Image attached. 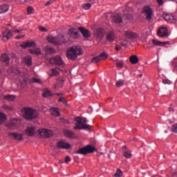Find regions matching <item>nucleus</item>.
I'll return each mask as SVG.
<instances>
[{
  "label": "nucleus",
  "mask_w": 177,
  "mask_h": 177,
  "mask_svg": "<svg viewBox=\"0 0 177 177\" xmlns=\"http://www.w3.org/2000/svg\"><path fill=\"white\" fill-rule=\"evenodd\" d=\"M124 37L127 39H138L139 38V35L135 32H132L131 30H125L124 31Z\"/></svg>",
  "instance_id": "0eeeda50"
},
{
  "label": "nucleus",
  "mask_w": 177,
  "mask_h": 177,
  "mask_svg": "<svg viewBox=\"0 0 177 177\" xmlns=\"http://www.w3.org/2000/svg\"><path fill=\"white\" fill-rule=\"evenodd\" d=\"M152 44L156 46H165V45H168L169 44V41H160L153 39H152Z\"/></svg>",
  "instance_id": "5701e85b"
},
{
  "label": "nucleus",
  "mask_w": 177,
  "mask_h": 177,
  "mask_svg": "<svg viewBox=\"0 0 177 177\" xmlns=\"http://www.w3.org/2000/svg\"><path fill=\"white\" fill-rule=\"evenodd\" d=\"M120 45H122V46H127V45H128V41H127L126 39L122 40L120 42Z\"/></svg>",
  "instance_id": "603ef678"
},
{
  "label": "nucleus",
  "mask_w": 177,
  "mask_h": 177,
  "mask_svg": "<svg viewBox=\"0 0 177 177\" xmlns=\"http://www.w3.org/2000/svg\"><path fill=\"white\" fill-rule=\"evenodd\" d=\"M34 8L32 6H28L27 8V13L28 15H32L34 13Z\"/></svg>",
  "instance_id": "ea45409f"
},
{
  "label": "nucleus",
  "mask_w": 177,
  "mask_h": 177,
  "mask_svg": "<svg viewBox=\"0 0 177 177\" xmlns=\"http://www.w3.org/2000/svg\"><path fill=\"white\" fill-rule=\"evenodd\" d=\"M143 13L147 15V20H151V16L153 15V10L150 8L149 6H145L143 8Z\"/></svg>",
  "instance_id": "9d476101"
},
{
  "label": "nucleus",
  "mask_w": 177,
  "mask_h": 177,
  "mask_svg": "<svg viewBox=\"0 0 177 177\" xmlns=\"http://www.w3.org/2000/svg\"><path fill=\"white\" fill-rule=\"evenodd\" d=\"M169 112H171V111H173V112H174V111H175V109H174V108L169 107Z\"/></svg>",
  "instance_id": "69168bd1"
},
{
  "label": "nucleus",
  "mask_w": 177,
  "mask_h": 177,
  "mask_svg": "<svg viewBox=\"0 0 177 177\" xmlns=\"http://www.w3.org/2000/svg\"><path fill=\"white\" fill-rule=\"evenodd\" d=\"M129 62L131 64H138L139 63V58L138 56L133 55L129 57Z\"/></svg>",
  "instance_id": "a878e982"
},
{
  "label": "nucleus",
  "mask_w": 177,
  "mask_h": 177,
  "mask_svg": "<svg viewBox=\"0 0 177 177\" xmlns=\"http://www.w3.org/2000/svg\"><path fill=\"white\" fill-rule=\"evenodd\" d=\"M66 82V79L64 77H61L57 80V84H61V85H63L64 82Z\"/></svg>",
  "instance_id": "49530a36"
},
{
  "label": "nucleus",
  "mask_w": 177,
  "mask_h": 177,
  "mask_svg": "<svg viewBox=\"0 0 177 177\" xmlns=\"http://www.w3.org/2000/svg\"><path fill=\"white\" fill-rule=\"evenodd\" d=\"M39 134L42 138H50L53 135V131L52 130H48L46 129H40L38 130Z\"/></svg>",
  "instance_id": "423d86ee"
},
{
  "label": "nucleus",
  "mask_w": 177,
  "mask_h": 177,
  "mask_svg": "<svg viewBox=\"0 0 177 177\" xmlns=\"http://www.w3.org/2000/svg\"><path fill=\"white\" fill-rule=\"evenodd\" d=\"M162 82V84H167V85H170V84L172 83V82H171L168 79H163Z\"/></svg>",
  "instance_id": "de8ad7c7"
},
{
  "label": "nucleus",
  "mask_w": 177,
  "mask_h": 177,
  "mask_svg": "<svg viewBox=\"0 0 177 177\" xmlns=\"http://www.w3.org/2000/svg\"><path fill=\"white\" fill-rule=\"evenodd\" d=\"M124 80H118L115 83V86L118 87V88H120V86H122V85H124Z\"/></svg>",
  "instance_id": "e433bc0d"
},
{
  "label": "nucleus",
  "mask_w": 177,
  "mask_h": 177,
  "mask_svg": "<svg viewBox=\"0 0 177 177\" xmlns=\"http://www.w3.org/2000/svg\"><path fill=\"white\" fill-rule=\"evenodd\" d=\"M42 96L44 97H49V96H52V91L46 90L42 93Z\"/></svg>",
  "instance_id": "f704fd0d"
},
{
  "label": "nucleus",
  "mask_w": 177,
  "mask_h": 177,
  "mask_svg": "<svg viewBox=\"0 0 177 177\" xmlns=\"http://www.w3.org/2000/svg\"><path fill=\"white\" fill-rule=\"evenodd\" d=\"M106 39L109 42H113L115 41V33L114 31H109L106 34Z\"/></svg>",
  "instance_id": "f3484780"
},
{
  "label": "nucleus",
  "mask_w": 177,
  "mask_h": 177,
  "mask_svg": "<svg viewBox=\"0 0 177 177\" xmlns=\"http://www.w3.org/2000/svg\"><path fill=\"white\" fill-rule=\"evenodd\" d=\"M4 109H6V110H10V111L13 110V107L9 106H6Z\"/></svg>",
  "instance_id": "bf43d9fd"
},
{
  "label": "nucleus",
  "mask_w": 177,
  "mask_h": 177,
  "mask_svg": "<svg viewBox=\"0 0 177 177\" xmlns=\"http://www.w3.org/2000/svg\"><path fill=\"white\" fill-rule=\"evenodd\" d=\"M8 10H9V6L6 4L0 6V15L8 12Z\"/></svg>",
  "instance_id": "c756f323"
},
{
  "label": "nucleus",
  "mask_w": 177,
  "mask_h": 177,
  "mask_svg": "<svg viewBox=\"0 0 177 177\" xmlns=\"http://www.w3.org/2000/svg\"><path fill=\"white\" fill-rule=\"evenodd\" d=\"M26 133L27 136H34L35 134V127H28L26 129Z\"/></svg>",
  "instance_id": "b1692460"
},
{
  "label": "nucleus",
  "mask_w": 177,
  "mask_h": 177,
  "mask_svg": "<svg viewBox=\"0 0 177 177\" xmlns=\"http://www.w3.org/2000/svg\"><path fill=\"white\" fill-rule=\"evenodd\" d=\"M89 2H91V3H95V0H89Z\"/></svg>",
  "instance_id": "338daca9"
},
{
  "label": "nucleus",
  "mask_w": 177,
  "mask_h": 177,
  "mask_svg": "<svg viewBox=\"0 0 177 177\" xmlns=\"http://www.w3.org/2000/svg\"><path fill=\"white\" fill-rule=\"evenodd\" d=\"M127 19H131L132 15H131L130 14H127Z\"/></svg>",
  "instance_id": "0e129e2a"
},
{
  "label": "nucleus",
  "mask_w": 177,
  "mask_h": 177,
  "mask_svg": "<svg viewBox=\"0 0 177 177\" xmlns=\"http://www.w3.org/2000/svg\"><path fill=\"white\" fill-rule=\"evenodd\" d=\"M2 40L3 42H6L8 39H10L13 37V33L9 28H6L2 33Z\"/></svg>",
  "instance_id": "6e6552de"
},
{
  "label": "nucleus",
  "mask_w": 177,
  "mask_h": 177,
  "mask_svg": "<svg viewBox=\"0 0 177 177\" xmlns=\"http://www.w3.org/2000/svg\"><path fill=\"white\" fill-rule=\"evenodd\" d=\"M115 49V50L118 51L121 49V46H120L119 45H116Z\"/></svg>",
  "instance_id": "680f3d73"
},
{
  "label": "nucleus",
  "mask_w": 177,
  "mask_h": 177,
  "mask_svg": "<svg viewBox=\"0 0 177 177\" xmlns=\"http://www.w3.org/2000/svg\"><path fill=\"white\" fill-rule=\"evenodd\" d=\"M14 31H15V32H20V30H17H17H15Z\"/></svg>",
  "instance_id": "774afa93"
},
{
  "label": "nucleus",
  "mask_w": 177,
  "mask_h": 177,
  "mask_svg": "<svg viewBox=\"0 0 177 177\" xmlns=\"http://www.w3.org/2000/svg\"><path fill=\"white\" fill-rule=\"evenodd\" d=\"M122 151L123 153V156H124V157H125V158H131L132 153H131L130 149H128V147H127V146L124 145L122 147Z\"/></svg>",
  "instance_id": "dca6fc26"
},
{
  "label": "nucleus",
  "mask_w": 177,
  "mask_h": 177,
  "mask_svg": "<svg viewBox=\"0 0 177 177\" xmlns=\"http://www.w3.org/2000/svg\"><path fill=\"white\" fill-rule=\"evenodd\" d=\"M113 20L115 23L120 24V23H122V17H121V15L118 14L113 16Z\"/></svg>",
  "instance_id": "bb28decb"
},
{
  "label": "nucleus",
  "mask_w": 177,
  "mask_h": 177,
  "mask_svg": "<svg viewBox=\"0 0 177 177\" xmlns=\"http://www.w3.org/2000/svg\"><path fill=\"white\" fill-rule=\"evenodd\" d=\"M47 41L50 44H53L54 45H62V44H64L66 39L63 35H58L56 37L50 35L47 37Z\"/></svg>",
  "instance_id": "20e7f679"
},
{
  "label": "nucleus",
  "mask_w": 177,
  "mask_h": 177,
  "mask_svg": "<svg viewBox=\"0 0 177 177\" xmlns=\"http://www.w3.org/2000/svg\"><path fill=\"white\" fill-rule=\"evenodd\" d=\"M172 66H173L174 70H176V71H177V59H174V61L172 63Z\"/></svg>",
  "instance_id": "8fccbe9b"
},
{
  "label": "nucleus",
  "mask_w": 177,
  "mask_h": 177,
  "mask_svg": "<svg viewBox=\"0 0 177 177\" xmlns=\"http://www.w3.org/2000/svg\"><path fill=\"white\" fill-rule=\"evenodd\" d=\"M96 151V147L91 145H88L84 147L80 148L75 151V154H82V156H86L91 153H95Z\"/></svg>",
  "instance_id": "7ed1b4c3"
},
{
  "label": "nucleus",
  "mask_w": 177,
  "mask_h": 177,
  "mask_svg": "<svg viewBox=\"0 0 177 177\" xmlns=\"http://www.w3.org/2000/svg\"><path fill=\"white\" fill-rule=\"evenodd\" d=\"M68 35L71 37V38H73V39H77V38H80V33L78 32V29L77 28L69 29Z\"/></svg>",
  "instance_id": "9b49d317"
},
{
  "label": "nucleus",
  "mask_w": 177,
  "mask_h": 177,
  "mask_svg": "<svg viewBox=\"0 0 177 177\" xmlns=\"http://www.w3.org/2000/svg\"><path fill=\"white\" fill-rule=\"evenodd\" d=\"M29 52L30 53H31V55H35L36 56H38L41 53V48H36L35 49H30Z\"/></svg>",
  "instance_id": "cd10ccee"
},
{
  "label": "nucleus",
  "mask_w": 177,
  "mask_h": 177,
  "mask_svg": "<svg viewBox=\"0 0 177 177\" xmlns=\"http://www.w3.org/2000/svg\"><path fill=\"white\" fill-rule=\"evenodd\" d=\"M57 74H58V72L56 71V69H51V75L53 77L57 75Z\"/></svg>",
  "instance_id": "3c124183"
},
{
  "label": "nucleus",
  "mask_w": 177,
  "mask_h": 177,
  "mask_svg": "<svg viewBox=\"0 0 177 177\" xmlns=\"http://www.w3.org/2000/svg\"><path fill=\"white\" fill-rule=\"evenodd\" d=\"M157 3H158L159 6H161V5H163L164 0H156Z\"/></svg>",
  "instance_id": "13d9d810"
},
{
  "label": "nucleus",
  "mask_w": 177,
  "mask_h": 177,
  "mask_svg": "<svg viewBox=\"0 0 177 177\" xmlns=\"http://www.w3.org/2000/svg\"><path fill=\"white\" fill-rule=\"evenodd\" d=\"M75 121L78 124V125H81L82 124V119H81V118L80 117H77L75 118Z\"/></svg>",
  "instance_id": "37998d69"
},
{
  "label": "nucleus",
  "mask_w": 177,
  "mask_h": 177,
  "mask_svg": "<svg viewBox=\"0 0 177 177\" xmlns=\"http://www.w3.org/2000/svg\"><path fill=\"white\" fill-rule=\"evenodd\" d=\"M115 64H116V66L118 67V68H122V67H124V62L122 61L116 62Z\"/></svg>",
  "instance_id": "79ce46f5"
},
{
  "label": "nucleus",
  "mask_w": 177,
  "mask_h": 177,
  "mask_svg": "<svg viewBox=\"0 0 177 177\" xmlns=\"http://www.w3.org/2000/svg\"><path fill=\"white\" fill-rule=\"evenodd\" d=\"M88 122V120H86V118H84L82 119V124H85Z\"/></svg>",
  "instance_id": "052dcab7"
},
{
  "label": "nucleus",
  "mask_w": 177,
  "mask_h": 177,
  "mask_svg": "<svg viewBox=\"0 0 177 177\" xmlns=\"http://www.w3.org/2000/svg\"><path fill=\"white\" fill-rule=\"evenodd\" d=\"M58 102H62V103H64L66 106L68 104V103L67 102V100H66L63 97H59V99L58 100Z\"/></svg>",
  "instance_id": "a18cd8bd"
},
{
  "label": "nucleus",
  "mask_w": 177,
  "mask_h": 177,
  "mask_svg": "<svg viewBox=\"0 0 177 177\" xmlns=\"http://www.w3.org/2000/svg\"><path fill=\"white\" fill-rule=\"evenodd\" d=\"M64 133L66 138H70L71 139L77 138V136H75V133L70 130H67V129L64 130Z\"/></svg>",
  "instance_id": "412c9836"
},
{
  "label": "nucleus",
  "mask_w": 177,
  "mask_h": 177,
  "mask_svg": "<svg viewBox=\"0 0 177 177\" xmlns=\"http://www.w3.org/2000/svg\"><path fill=\"white\" fill-rule=\"evenodd\" d=\"M54 2L55 0H49L46 3L45 6H49V5H52Z\"/></svg>",
  "instance_id": "5fc2aeb1"
},
{
  "label": "nucleus",
  "mask_w": 177,
  "mask_h": 177,
  "mask_svg": "<svg viewBox=\"0 0 177 177\" xmlns=\"http://www.w3.org/2000/svg\"><path fill=\"white\" fill-rule=\"evenodd\" d=\"M115 177H120L122 176V171L118 169L117 171L114 174Z\"/></svg>",
  "instance_id": "a19ab883"
},
{
  "label": "nucleus",
  "mask_w": 177,
  "mask_h": 177,
  "mask_svg": "<svg viewBox=\"0 0 177 177\" xmlns=\"http://www.w3.org/2000/svg\"><path fill=\"white\" fill-rule=\"evenodd\" d=\"M82 8L84 9V10H89V9L92 8V4L89 3H84L82 5Z\"/></svg>",
  "instance_id": "72a5a7b5"
},
{
  "label": "nucleus",
  "mask_w": 177,
  "mask_h": 177,
  "mask_svg": "<svg viewBox=\"0 0 177 177\" xmlns=\"http://www.w3.org/2000/svg\"><path fill=\"white\" fill-rule=\"evenodd\" d=\"M8 119L6 114L0 112V125H2Z\"/></svg>",
  "instance_id": "7c9ffc66"
},
{
  "label": "nucleus",
  "mask_w": 177,
  "mask_h": 177,
  "mask_svg": "<svg viewBox=\"0 0 177 177\" xmlns=\"http://www.w3.org/2000/svg\"><path fill=\"white\" fill-rule=\"evenodd\" d=\"M158 37L160 38H164V37H168V28H161L158 31Z\"/></svg>",
  "instance_id": "6ab92c4d"
},
{
  "label": "nucleus",
  "mask_w": 177,
  "mask_h": 177,
  "mask_svg": "<svg viewBox=\"0 0 177 177\" xmlns=\"http://www.w3.org/2000/svg\"><path fill=\"white\" fill-rule=\"evenodd\" d=\"M22 117L28 121H32L38 118V112L32 108L25 107L21 111Z\"/></svg>",
  "instance_id": "f257e3e1"
},
{
  "label": "nucleus",
  "mask_w": 177,
  "mask_h": 177,
  "mask_svg": "<svg viewBox=\"0 0 177 177\" xmlns=\"http://www.w3.org/2000/svg\"><path fill=\"white\" fill-rule=\"evenodd\" d=\"M23 60L26 66H32V58H31V56L28 55L26 57H24L23 58Z\"/></svg>",
  "instance_id": "393cba45"
},
{
  "label": "nucleus",
  "mask_w": 177,
  "mask_h": 177,
  "mask_svg": "<svg viewBox=\"0 0 177 177\" xmlns=\"http://www.w3.org/2000/svg\"><path fill=\"white\" fill-rule=\"evenodd\" d=\"M1 62L3 63V64L8 65L9 64V62H10V58L8 54L5 53L1 55Z\"/></svg>",
  "instance_id": "4be33fe9"
},
{
  "label": "nucleus",
  "mask_w": 177,
  "mask_h": 177,
  "mask_svg": "<svg viewBox=\"0 0 177 177\" xmlns=\"http://www.w3.org/2000/svg\"><path fill=\"white\" fill-rule=\"evenodd\" d=\"M100 60L101 59L100 56L94 57L91 59V63H97L98 62H100Z\"/></svg>",
  "instance_id": "4c0bfd02"
},
{
  "label": "nucleus",
  "mask_w": 177,
  "mask_h": 177,
  "mask_svg": "<svg viewBox=\"0 0 177 177\" xmlns=\"http://www.w3.org/2000/svg\"><path fill=\"white\" fill-rule=\"evenodd\" d=\"M19 46H21L22 49H27V48H32V46H37V44H35V41H30L26 40L19 44Z\"/></svg>",
  "instance_id": "1a4fd4ad"
},
{
  "label": "nucleus",
  "mask_w": 177,
  "mask_h": 177,
  "mask_svg": "<svg viewBox=\"0 0 177 177\" xmlns=\"http://www.w3.org/2000/svg\"><path fill=\"white\" fill-rule=\"evenodd\" d=\"M78 30L80 31L84 38H89L91 35V31L84 27H79Z\"/></svg>",
  "instance_id": "4468645a"
},
{
  "label": "nucleus",
  "mask_w": 177,
  "mask_h": 177,
  "mask_svg": "<svg viewBox=\"0 0 177 177\" xmlns=\"http://www.w3.org/2000/svg\"><path fill=\"white\" fill-rule=\"evenodd\" d=\"M39 30H40V31H42V32H48V29H46L44 26H39Z\"/></svg>",
  "instance_id": "09e8293b"
},
{
  "label": "nucleus",
  "mask_w": 177,
  "mask_h": 177,
  "mask_svg": "<svg viewBox=\"0 0 177 177\" xmlns=\"http://www.w3.org/2000/svg\"><path fill=\"white\" fill-rule=\"evenodd\" d=\"M50 111L51 114L55 117H59V115H60V111H59V109L57 108H51L50 109Z\"/></svg>",
  "instance_id": "c85d7f7f"
},
{
  "label": "nucleus",
  "mask_w": 177,
  "mask_h": 177,
  "mask_svg": "<svg viewBox=\"0 0 177 177\" xmlns=\"http://www.w3.org/2000/svg\"><path fill=\"white\" fill-rule=\"evenodd\" d=\"M8 136L11 138V139H14L15 140H23V134L21 133H10Z\"/></svg>",
  "instance_id": "a211bd4d"
},
{
  "label": "nucleus",
  "mask_w": 177,
  "mask_h": 177,
  "mask_svg": "<svg viewBox=\"0 0 177 177\" xmlns=\"http://www.w3.org/2000/svg\"><path fill=\"white\" fill-rule=\"evenodd\" d=\"M104 34H106V30L102 28H98L96 30V38L99 41H102L104 38Z\"/></svg>",
  "instance_id": "ddd939ff"
},
{
  "label": "nucleus",
  "mask_w": 177,
  "mask_h": 177,
  "mask_svg": "<svg viewBox=\"0 0 177 177\" xmlns=\"http://www.w3.org/2000/svg\"><path fill=\"white\" fill-rule=\"evenodd\" d=\"M57 147L58 149H70V147H71V145L68 142L61 140L57 143Z\"/></svg>",
  "instance_id": "2eb2a0df"
},
{
  "label": "nucleus",
  "mask_w": 177,
  "mask_h": 177,
  "mask_svg": "<svg viewBox=\"0 0 177 177\" xmlns=\"http://www.w3.org/2000/svg\"><path fill=\"white\" fill-rule=\"evenodd\" d=\"M50 63H51V64H55L56 66H63V64H64L62 57L59 55L51 57L50 59Z\"/></svg>",
  "instance_id": "39448f33"
},
{
  "label": "nucleus",
  "mask_w": 177,
  "mask_h": 177,
  "mask_svg": "<svg viewBox=\"0 0 177 177\" xmlns=\"http://www.w3.org/2000/svg\"><path fill=\"white\" fill-rule=\"evenodd\" d=\"M46 52L47 53L51 54V53H55L56 50H55V48H53V47H47Z\"/></svg>",
  "instance_id": "c9c22d12"
},
{
  "label": "nucleus",
  "mask_w": 177,
  "mask_h": 177,
  "mask_svg": "<svg viewBox=\"0 0 177 177\" xmlns=\"http://www.w3.org/2000/svg\"><path fill=\"white\" fill-rule=\"evenodd\" d=\"M171 132L177 133V124H174L171 127Z\"/></svg>",
  "instance_id": "c03bdc74"
},
{
  "label": "nucleus",
  "mask_w": 177,
  "mask_h": 177,
  "mask_svg": "<svg viewBox=\"0 0 177 177\" xmlns=\"http://www.w3.org/2000/svg\"><path fill=\"white\" fill-rule=\"evenodd\" d=\"M164 19L168 23H176V19L171 14L165 15Z\"/></svg>",
  "instance_id": "aec40b11"
},
{
  "label": "nucleus",
  "mask_w": 177,
  "mask_h": 177,
  "mask_svg": "<svg viewBox=\"0 0 177 177\" xmlns=\"http://www.w3.org/2000/svg\"><path fill=\"white\" fill-rule=\"evenodd\" d=\"M80 55H82V48L77 46L71 47L66 53L68 59L73 60V62H75V59L78 58Z\"/></svg>",
  "instance_id": "f03ea898"
},
{
  "label": "nucleus",
  "mask_w": 177,
  "mask_h": 177,
  "mask_svg": "<svg viewBox=\"0 0 177 177\" xmlns=\"http://www.w3.org/2000/svg\"><path fill=\"white\" fill-rule=\"evenodd\" d=\"M14 127V124L13 123H9L7 124V127L9 129H12V128H13Z\"/></svg>",
  "instance_id": "4d7b16f0"
},
{
  "label": "nucleus",
  "mask_w": 177,
  "mask_h": 177,
  "mask_svg": "<svg viewBox=\"0 0 177 177\" xmlns=\"http://www.w3.org/2000/svg\"><path fill=\"white\" fill-rule=\"evenodd\" d=\"M4 99L5 100H8V102H13L16 99V96L12 95H6Z\"/></svg>",
  "instance_id": "473e14b6"
},
{
  "label": "nucleus",
  "mask_w": 177,
  "mask_h": 177,
  "mask_svg": "<svg viewBox=\"0 0 177 177\" xmlns=\"http://www.w3.org/2000/svg\"><path fill=\"white\" fill-rule=\"evenodd\" d=\"M64 161L66 164H68V162H70V161H71V158H70V156H66Z\"/></svg>",
  "instance_id": "6e6d98bb"
},
{
  "label": "nucleus",
  "mask_w": 177,
  "mask_h": 177,
  "mask_svg": "<svg viewBox=\"0 0 177 177\" xmlns=\"http://www.w3.org/2000/svg\"><path fill=\"white\" fill-rule=\"evenodd\" d=\"M12 73H13L14 74H16V75H19V74H20V70L17 69V68H14V69L12 70Z\"/></svg>",
  "instance_id": "864d4df0"
},
{
  "label": "nucleus",
  "mask_w": 177,
  "mask_h": 177,
  "mask_svg": "<svg viewBox=\"0 0 177 177\" xmlns=\"http://www.w3.org/2000/svg\"><path fill=\"white\" fill-rule=\"evenodd\" d=\"M32 82H34L35 84H42V81L37 77L32 78Z\"/></svg>",
  "instance_id": "58836bf2"
},
{
  "label": "nucleus",
  "mask_w": 177,
  "mask_h": 177,
  "mask_svg": "<svg viewBox=\"0 0 177 177\" xmlns=\"http://www.w3.org/2000/svg\"><path fill=\"white\" fill-rule=\"evenodd\" d=\"M100 60H106L109 57V54L106 52H102L99 55Z\"/></svg>",
  "instance_id": "2f4dec72"
},
{
  "label": "nucleus",
  "mask_w": 177,
  "mask_h": 177,
  "mask_svg": "<svg viewBox=\"0 0 177 177\" xmlns=\"http://www.w3.org/2000/svg\"><path fill=\"white\" fill-rule=\"evenodd\" d=\"M24 35H18V36H16V39H21V38H24Z\"/></svg>",
  "instance_id": "e2e57ef3"
},
{
  "label": "nucleus",
  "mask_w": 177,
  "mask_h": 177,
  "mask_svg": "<svg viewBox=\"0 0 177 177\" xmlns=\"http://www.w3.org/2000/svg\"><path fill=\"white\" fill-rule=\"evenodd\" d=\"M74 129H84V131H91V129H92V126L86 124L85 123H82L81 124H75Z\"/></svg>",
  "instance_id": "f8f14e48"
}]
</instances>
